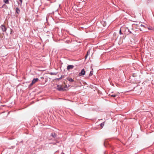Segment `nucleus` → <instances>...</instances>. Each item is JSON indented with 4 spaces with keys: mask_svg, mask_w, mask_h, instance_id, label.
I'll return each instance as SVG.
<instances>
[{
    "mask_svg": "<svg viewBox=\"0 0 154 154\" xmlns=\"http://www.w3.org/2000/svg\"><path fill=\"white\" fill-rule=\"evenodd\" d=\"M38 80V78L34 79L32 81V83L30 84V86H32L33 85L37 82Z\"/></svg>",
    "mask_w": 154,
    "mask_h": 154,
    "instance_id": "f257e3e1",
    "label": "nucleus"
},
{
    "mask_svg": "<svg viewBox=\"0 0 154 154\" xmlns=\"http://www.w3.org/2000/svg\"><path fill=\"white\" fill-rule=\"evenodd\" d=\"M85 73V71L84 69H83L82 70L81 72L79 73V76H82L84 75Z\"/></svg>",
    "mask_w": 154,
    "mask_h": 154,
    "instance_id": "f03ea898",
    "label": "nucleus"
},
{
    "mask_svg": "<svg viewBox=\"0 0 154 154\" xmlns=\"http://www.w3.org/2000/svg\"><path fill=\"white\" fill-rule=\"evenodd\" d=\"M57 89L60 91H63V88L60 85L57 86Z\"/></svg>",
    "mask_w": 154,
    "mask_h": 154,
    "instance_id": "7ed1b4c3",
    "label": "nucleus"
},
{
    "mask_svg": "<svg viewBox=\"0 0 154 154\" xmlns=\"http://www.w3.org/2000/svg\"><path fill=\"white\" fill-rule=\"evenodd\" d=\"M74 67V66L72 65H69L67 66V69L69 70V69H72Z\"/></svg>",
    "mask_w": 154,
    "mask_h": 154,
    "instance_id": "20e7f679",
    "label": "nucleus"
},
{
    "mask_svg": "<svg viewBox=\"0 0 154 154\" xmlns=\"http://www.w3.org/2000/svg\"><path fill=\"white\" fill-rule=\"evenodd\" d=\"M1 27L3 31L4 32L6 31V28L4 26L2 25Z\"/></svg>",
    "mask_w": 154,
    "mask_h": 154,
    "instance_id": "39448f33",
    "label": "nucleus"
},
{
    "mask_svg": "<svg viewBox=\"0 0 154 154\" xmlns=\"http://www.w3.org/2000/svg\"><path fill=\"white\" fill-rule=\"evenodd\" d=\"M51 135L54 138H55L56 137V135L54 133H51Z\"/></svg>",
    "mask_w": 154,
    "mask_h": 154,
    "instance_id": "423d86ee",
    "label": "nucleus"
},
{
    "mask_svg": "<svg viewBox=\"0 0 154 154\" xmlns=\"http://www.w3.org/2000/svg\"><path fill=\"white\" fill-rule=\"evenodd\" d=\"M16 12L17 14H19L20 12V10L18 8H16Z\"/></svg>",
    "mask_w": 154,
    "mask_h": 154,
    "instance_id": "0eeeda50",
    "label": "nucleus"
},
{
    "mask_svg": "<svg viewBox=\"0 0 154 154\" xmlns=\"http://www.w3.org/2000/svg\"><path fill=\"white\" fill-rule=\"evenodd\" d=\"M67 80L69 82H72L74 81L71 78H68Z\"/></svg>",
    "mask_w": 154,
    "mask_h": 154,
    "instance_id": "6e6552de",
    "label": "nucleus"
},
{
    "mask_svg": "<svg viewBox=\"0 0 154 154\" xmlns=\"http://www.w3.org/2000/svg\"><path fill=\"white\" fill-rule=\"evenodd\" d=\"M93 71H91L90 72V73L89 74V76H91L93 74Z\"/></svg>",
    "mask_w": 154,
    "mask_h": 154,
    "instance_id": "1a4fd4ad",
    "label": "nucleus"
},
{
    "mask_svg": "<svg viewBox=\"0 0 154 154\" xmlns=\"http://www.w3.org/2000/svg\"><path fill=\"white\" fill-rule=\"evenodd\" d=\"M104 125V123L103 122L101 123L100 124V126L102 127H103Z\"/></svg>",
    "mask_w": 154,
    "mask_h": 154,
    "instance_id": "9d476101",
    "label": "nucleus"
},
{
    "mask_svg": "<svg viewBox=\"0 0 154 154\" xmlns=\"http://www.w3.org/2000/svg\"><path fill=\"white\" fill-rule=\"evenodd\" d=\"M4 1L5 3H8V0H4Z\"/></svg>",
    "mask_w": 154,
    "mask_h": 154,
    "instance_id": "9b49d317",
    "label": "nucleus"
},
{
    "mask_svg": "<svg viewBox=\"0 0 154 154\" xmlns=\"http://www.w3.org/2000/svg\"><path fill=\"white\" fill-rule=\"evenodd\" d=\"M111 97H115L116 96V95L115 94H113L111 95Z\"/></svg>",
    "mask_w": 154,
    "mask_h": 154,
    "instance_id": "f8f14e48",
    "label": "nucleus"
},
{
    "mask_svg": "<svg viewBox=\"0 0 154 154\" xmlns=\"http://www.w3.org/2000/svg\"><path fill=\"white\" fill-rule=\"evenodd\" d=\"M119 34L121 35L122 34V32L121 29H120L119 30Z\"/></svg>",
    "mask_w": 154,
    "mask_h": 154,
    "instance_id": "ddd939ff",
    "label": "nucleus"
},
{
    "mask_svg": "<svg viewBox=\"0 0 154 154\" xmlns=\"http://www.w3.org/2000/svg\"><path fill=\"white\" fill-rule=\"evenodd\" d=\"M90 52V51H88L87 52V56L88 55V53H89V52Z\"/></svg>",
    "mask_w": 154,
    "mask_h": 154,
    "instance_id": "4468645a",
    "label": "nucleus"
},
{
    "mask_svg": "<svg viewBox=\"0 0 154 154\" xmlns=\"http://www.w3.org/2000/svg\"><path fill=\"white\" fill-rule=\"evenodd\" d=\"M19 0L21 4H22V0Z\"/></svg>",
    "mask_w": 154,
    "mask_h": 154,
    "instance_id": "2eb2a0df",
    "label": "nucleus"
},
{
    "mask_svg": "<svg viewBox=\"0 0 154 154\" xmlns=\"http://www.w3.org/2000/svg\"><path fill=\"white\" fill-rule=\"evenodd\" d=\"M51 75H56V74H55V73H52V72H51Z\"/></svg>",
    "mask_w": 154,
    "mask_h": 154,
    "instance_id": "dca6fc26",
    "label": "nucleus"
},
{
    "mask_svg": "<svg viewBox=\"0 0 154 154\" xmlns=\"http://www.w3.org/2000/svg\"><path fill=\"white\" fill-rule=\"evenodd\" d=\"M140 26H143V27H144V26L142 24H141V25H140Z\"/></svg>",
    "mask_w": 154,
    "mask_h": 154,
    "instance_id": "f3484780",
    "label": "nucleus"
},
{
    "mask_svg": "<svg viewBox=\"0 0 154 154\" xmlns=\"http://www.w3.org/2000/svg\"><path fill=\"white\" fill-rule=\"evenodd\" d=\"M62 76H61L60 78L59 79H58L59 80V79H61L62 78Z\"/></svg>",
    "mask_w": 154,
    "mask_h": 154,
    "instance_id": "a211bd4d",
    "label": "nucleus"
}]
</instances>
